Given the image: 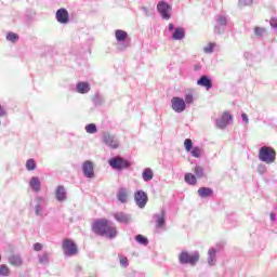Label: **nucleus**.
<instances>
[{"instance_id": "17", "label": "nucleus", "mask_w": 277, "mask_h": 277, "mask_svg": "<svg viewBox=\"0 0 277 277\" xmlns=\"http://www.w3.org/2000/svg\"><path fill=\"white\" fill-rule=\"evenodd\" d=\"M153 217L156 228H163V226H166V210H161L160 212L154 214Z\"/></svg>"}, {"instance_id": "40", "label": "nucleus", "mask_w": 277, "mask_h": 277, "mask_svg": "<svg viewBox=\"0 0 277 277\" xmlns=\"http://www.w3.org/2000/svg\"><path fill=\"white\" fill-rule=\"evenodd\" d=\"M213 49H215V43H209L206 48H203L205 53H213Z\"/></svg>"}, {"instance_id": "11", "label": "nucleus", "mask_w": 277, "mask_h": 277, "mask_svg": "<svg viewBox=\"0 0 277 277\" xmlns=\"http://www.w3.org/2000/svg\"><path fill=\"white\" fill-rule=\"evenodd\" d=\"M54 198L56 202H66L68 200V193L64 185H58L54 189Z\"/></svg>"}, {"instance_id": "25", "label": "nucleus", "mask_w": 277, "mask_h": 277, "mask_svg": "<svg viewBox=\"0 0 277 277\" xmlns=\"http://www.w3.org/2000/svg\"><path fill=\"white\" fill-rule=\"evenodd\" d=\"M142 176H143V181L145 183H148L153 181V179H155V173L153 172V169L146 168L143 170Z\"/></svg>"}, {"instance_id": "42", "label": "nucleus", "mask_w": 277, "mask_h": 277, "mask_svg": "<svg viewBox=\"0 0 277 277\" xmlns=\"http://www.w3.org/2000/svg\"><path fill=\"white\" fill-rule=\"evenodd\" d=\"M241 118L245 124H248L250 122V119L248 118V115L246 113L241 114Z\"/></svg>"}, {"instance_id": "12", "label": "nucleus", "mask_w": 277, "mask_h": 277, "mask_svg": "<svg viewBox=\"0 0 277 277\" xmlns=\"http://www.w3.org/2000/svg\"><path fill=\"white\" fill-rule=\"evenodd\" d=\"M134 200L138 209H144L148 202V195L144 190H137L134 193Z\"/></svg>"}, {"instance_id": "29", "label": "nucleus", "mask_w": 277, "mask_h": 277, "mask_svg": "<svg viewBox=\"0 0 277 277\" xmlns=\"http://www.w3.org/2000/svg\"><path fill=\"white\" fill-rule=\"evenodd\" d=\"M193 172L196 176V179H205L206 174H205V168L200 167V166H196L193 169Z\"/></svg>"}, {"instance_id": "20", "label": "nucleus", "mask_w": 277, "mask_h": 277, "mask_svg": "<svg viewBox=\"0 0 277 277\" xmlns=\"http://www.w3.org/2000/svg\"><path fill=\"white\" fill-rule=\"evenodd\" d=\"M114 217L120 224H129V222H131V215H129L124 212H116L114 214Z\"/></svg>"}, {"instance_id": "6", "label": "nucleus", "mask_w": 277, "mask_h": 277, "mask_svg": "<svg viewBox=\"0 0 277 277\" xmlns=\"http://www.w3.org/2000/svg\"><path fill=\"white\" fill-rule=\"evenodd\" d=\"M108 164L110 166V168H113V170H124V169L129 168V166H131L129 163V161H127L126 159H123L120 156L110 158L108 160Z\"/></svg>"}, {"instance_id": "22", "label": "nucleus", "mask_w": 277, "mask_h": 277, "mask_svg": "<svg viewBox=\"0 0 277 277\" xmlns=\"http://www.w3.org/2000/svg\"><path fill=\"white\" fill-rule=\"evenodd\" d=\"M38 261L41 265H49V263H51V253H49L48 251L39 253Z\"/></svg>"}, {"instance_id": "3", "label": "nucleus", "mask_w": 277, "mask_h": 277, "mask_svg": "<svg viewBox=\"0 0 277 277\" xmlns=\"http://www.w3.org/2000/svg\"><path fill=\"white\" fill-rule=\"evenodd\" d=\"M259 159L268 166L276 161V150L271 146H262L259 150Z\"/></svg>"}, {"instance_id": "36", "label": "nucleus", "mask_w": 277, "mask_h": 277, "mask_svg": "<svg viewBox=\"0 0 277 277\" xmlns=\"http://www.w3.org/2000/svg\"><path fill=\"white\" fill-rule=\"evenodd\" d=\"M185 105H194V95L192 93H187L184 97Z\"/></svg>"}, {"instance_id": "34", "label": "nucleus", "mask_w": 277, "mask_h": 277, "mask_svg": "<svg viewBox=\"0 0 277 277\" xmlns=\"http://www.w3.org/2000/svg\"><path fill=\"white\" fill-rule=\"evenodd\" d=\"M0 276H10V267L8 265H0Z\"/></svg>"}, {"instance_id": "47", "label": "nucleus", "mask_w": 277, "mask_h": 277, "mask_svg": "<svg viewBox=\"0 0 277 277\" xmlns=\"http://www.w3.org/2000/svg\"><path fill=\"white\" fill-rule=\"evenodd\" d=\"M271 220H272V222H276V214L272 213L271 214Z\"/></svg>"}, {"instance_id": "37", "label": "nucleus", "mask_w": 277, "mask_h": 277, "mask_svg": "<svg viewBox=\"0 0 277 277\" xmlns=\"http://www.w3.org/2000/svg\"><path fill=\"white\" fill-rule=\"evenodd\" d=\"M119 263L121 265V267H129V259H127V256L124 255H119Z\"/></svg>"}, {"instance_id": "46", "label": "nucleus", "mask_w": 277, "mask_h": 277, "mask_svg": "<svg viewBox=\"0 0 277 277\" xmlns=\"http://www.w3.org/2000/svg\"><path fill=\"white\" fill-rule=\"evenodd\" d=\"M220 25H226V17H219Z\"/></svg>"}, {"instance_id": "9", "label": "nucleus", "mask_w": 277, "mask_h": 277, "mask_svg": "<svg viewBox=\"0 0 277 277\" xmlns=\"http://www.w3.org/2000/svg\"><path fill=\"white\" fill-rule=\"evenodd\" d=\"M232 122L233 115H230V113L228 111H225L219 119H216L215 126L217 127V129H226Z\"/></svg>"}, {"instance_id": "18", "label": "nucleus", "mask_w": 277, "mask_h": 277, "mask_svg": "<svg viewBox=\"0 0 277 277\" xmlns=\"http://www.w3.org/2000/svg\"><path fill=\"white\" fill-rule=\"evenodd\" d=\"M28 185L35 194H38L42 189V182L40 181V177L38 176H32L30 177Z\"/></svg>"}, {"instance_id": "19", "label": "nucleus", "mask_w": 277, "mask_h": 277, "mask_svg": "<svg viewBox=\"0 0 277 277\" xmlns=\"http://www.w3.org/2000/svg\"><path fill=\"white\" fill-rule=\"evenodd\" d=\"M117 200H119L121 205H127V202H129V189L124 187L119 188Z\"/></svg>"}, {"instance_id": "10", "label": "nucleus", "mask_w": 277, "mask_h": 277, "mask_svg": "<svg viewBox=\"0 0 277 277\" xmlns=\"http://www.w3.org/2000/svg\"><path fill=\"white\" fill-rule=\"evenodd\" d=\"M102 140L104 144L108 146V148L116 149L120 147V142L118 138L109 133H104Z\"/></svg>"}, {"instance_id": "16", "label": "nucleus", "mask_w": 277, "mask_h": 277, "mask_svg": "<svg viewBox=\"0 0 277 277\" xmlns=\"http://www.w3.org/2000/svg\"><path fill=\"white\" fill-rule=\"evenodd\" d=\"M207 262L209 267H215V265H217V249L210 248L208 250Z\"/></svg>"}, {"instance_id": "48", "label": "nucleus", "mask_w": 277, "mask_h": 277, "mask_svg": "<svg viewBox=\"0 0 277 277\" xmlns=\"http://www.w3.org/2000/svg\"><path fill=\"white\" fill-rule=\"evenodd\" d=\"M169 31H172V29H174V25L173 24H169Z\"/></svg>"}, {"instance_id": "26", "label": "nucleus", "mask_w": 277, "mask_h": 277, "mask_svg": "<svg viewBox=\"0 0 277 277\" xmlns=\"http://www.w3.org/2000/svg\"><path fill=\"white\" fill-rule=\"evenodd\" d=\"M198 196H200V198H210V196H213V189L209 187H200L198 189Z\"/></svg>"}, {"instance_id": "39", "label": "nucleus", "mask_w": 277, "mask_h": 277, "mask_svg": "<svg viewBox=\"0 0 277 277\" xmlns=\"http://www.w3.org/2000/svg\"><path fill=\"white\" fill-rule=\"evenodd\" d=\"M44 246L40 242H36L32 245V249L35 250V252H42Z\"/></svg>"}, {"instance_id": "21", "label": "nucleus", "mask_w": 277, "mask_h": 277, "mask_svg": "<svg viewBox=\"0 0 277 277\" xmlns=\"http://www.w3.org/2000/svg\"><path fill=\"white\" fill-rule=\"evenodd\" d=\"M8 262L13 267H21L23 265V256L21 254H12L8 258Z\"/></svg>"}, {"instance_id": "35", "label": "nucleus", "mask_w": 277, "mask_h": 277, "mask_svg": "<svg viewBox=\"0 0 277 277\" xmlns=\"http://www.w3.org/2000/svg\"><path fill=\"white\" fill-rule=\"evenodd\" d=\"M6 40H9V42H18V35H16V32H9Z\"/></svg>"}, {"instance_id": "14", "label": "nucleus", "mask_w": 277, "mask_h": 277, "mask_svg": "<svg viewBox=\"0 0 277 277\" xmlns=\"http://www.w3.org/2000/svg\"><path fill=\"white\" fill-rule=\"evenodd\" d=\"M56 21L62 25H66L70 21V15L68 14V10L58 9L56 11Z\"/></svg>"}, {"instance_id": "33", "label": "nucleus", "mask_w": 277, "mask_h": 277, "mask_svg": "<svg viewBox=\"0 0 277 277\" xmlns=\"http://www.w3.org/2000/svg\"><path fill=\"white\" fill-rule=\"evenodd\" d=\"M137 243H141V246H148V238L142 236V235H137L135 237Z\"/></svg>"}, {"instance_id": "30", "label": "nucleus", "mask_w": 277, "mask_h": 277, "mask_svg": "<svg viewBox=\"0 0 277 277\" xmlns=\"http://www.w3.org/2000/svg\"><path fill=\"white\" fill-rule=\"evenodd\" d=\"M172 38L173 40H183V38H185V30H183V28H176Z\"/></svg>"}, {"instance_id": "15", "label": "nucleus", "mask_w": 277, "mask_h": 277, "mask_svg": "<svg viewBox=\"0 0 277 277\" xmlns=\"http://www.w3.org/2000/svg\"><path fill=\"white\" fill-rule=\"evenodd\" d=\"M157 10L159 14L162 16V18H166V21H170V5L166 2H159L157 5Z\"/></svg>"}, {"instance_id": "41", "label": "nucleus", "mask_w": 277, "mask_h": 277, "mask_svg": "<svg viewBox=\"0 0 277 277\" xmlns=\"http://www.w3.org/2000/svg\"><path fill=\"white\" fill-rule=\"evenodd\" d=\"M267 172V167L265 164H259L258 166V173L259 174H265Z\"/></svg>"}, {"instance_id": "13", "label": "nucleus", "mask_w": 277, "mask_h": 277, "mask_svg": "<svg viewBox=\"0 0 277 277\" xmlns=\"http://www.w3.org/2000/svg\"><path fill=\"white\" fill-rule=\"evenodd\" d=\"M35 213L42 217L44 215V198L37 196L35 198Z\"/></svg>"}, {"instance_id": "5", "label": "nucleus", "mask_w": 277, "mask_h": 277, "mask_svg": "<svg viewBox=\"0 0 277 277\" xmlns=\"http://www.w3.org/2000/svg\"><path fill=\"white\" fill-rule=\"evenodd\" d=\"M63 253L65 256H76L79 253L77 245L71 239H65L63 241Z\"/></svg>"}, {"instance_id": "44", "label": "nucleus", "mask_w": 277, "mask_h": 277, "mask_svg": "<svg viewBox=\"0 0 277 277\" xmlns=\"http://www.w3.org/2000/svg\"><path fill=\"white\" fill-rule=\"evenodd\" d=\"M8 111H5V108H3V106H1L0 104V118H3V116H6Z\"/></svg>"}, {"instance_id": "50", "label": "nucleus", "mask_w": 277, "mask_h": 277, "mask_svg": "<svg viewBox=\"0 0 277 277\" xmlns=\"http://www.w3.org/2000/svg\"><path fill=\"white\" fill-rule=\"evenodd\" d=\"M0 126H1V121H0Z\"/></svg>"}, {"instance_id": "49", "label": "nucleus", "mask_w": 277, "mask_h": 277, "mask_svg": "<svg viewBox=\"0 0 277 277\" xmlns=\"http://www.w3.org/2000/svg\"><path fill=\"white\" fill-rule=\"evenodd\" d=\"M0 261H1V254H0Z\"/></svg>"}, {"instance_id": "31", "label": "nucleus", "mask_w": 277, "mask_h": 277, "mask_svg": "<svg viewBox=\"0 0 277 277\" xmlns=\"http://www.w3.org/2000/svg\"><path fill=\"white\" fill-rule=\"evenodd\" d=\"M84 130L91 135H94V133H98V128H96V124L94 123L87 124Z\"/></svg>"}, {"instance_id": "38", "label": "nucleus", "mask_w": 277, "mask_h": 277, "mask_svg": "<svg viewBox=\"0 0 277 277\" xmlns=\"http://www.w3.org/2000/svg\"><path fill=\"white\" fill-rule=\"evenodd\" d=\"M265 28H263V27H259V26H256L255 28H254V35L255 36H258V37H261V36H263V34H265Z\"/></svg>"}, {"instance_id": "45", "label": "nucleus", "mask_w": 277, "mask_h": 277, "mask_svg": "<svg viewBox=\"0 0 277 277\" xmlns=\"http://www.w3.org/2000/svg\"><path fill=\"white\" fill-rule=\"evenodd\" d=\"M240 5H250L252 0H239Z\"/></svg>"}, {"instance_id": "8", "label": "nucleus", "mask_w": 277, "mask_h": 277, "mask_svg": "<svg viewBox=\"0 0 277 277\" xmlns=\"http://www.w3.org/2000/svg\"><path fill=\"white\" fill-rule=\"evenodd\" d=\"M81 170L85 179H94L96 176L94 173V162L92 160L82 162Z\"/></svg>"}, {"instance_id": "1", "label": "nucleus", "mask_w": 277, "mask_h": 277, "mask_svg": "<svg viewBox=\"0 0 277 277\" xmlns=\"http://www.w3.org/2000/svg\"><path fill=\"white\" fill-rule=\"evenodd\" d=\"M93 232L101 237H107V239H114L118 236V229L114 224L109 223L106 219L97 220L92 225Z\"/></svg>"}, {"instance_id": "43", "label": "nucleus", "mask_w": 277, "mask_h": 277, "mask_svg": "<svg viewBox=\"0 0 277 277\" xmlns=\"http://www.w3.org/2000/svg\"><path fill=\"white\" fill-rule=\"evenodd\" d=\"M271 27H274L275 29H277V17L271 18Z\"/></svg>"}, {"instance_id": "4", "label": "nucleus", "mask_w": 277, "mask_h": 277, "mask_svg": "<svg viewBox=\"0 0 277 277\" xmlns=\"http://www.w3.org/2000/svg\"><path fill=\"white\" fill-rule=\"evenodd\" d=\"M184 148L186 153H189L195 159H200V157H202V148L194 146L192 138H186L184 141Z\"/></svg>"}, {"instance_id": "2", "label": "nucleus", "mask_w": 277, "mask_h": 277, "mask_svg": "<svg viewBox=\"0 0 277 277\" xmlns=\"http://www.w3.org/2000/svg\"><path fill=\"white\" fill-rule=\"evenodd\" d=\"M200 261V252L198 251H182L179 254V262L181 265H192L193 267Z\"/></svg>"}, {"instance_id": "24", "label": "nucleus", "mask_w": 277, "mask_h": 277, "mask_svg": "<svg viewBox=\"0 0 277 277\" xmlns=\"http://www.w3.org/2000/svg\"><path fill=\"white\" fill-rule=\"evenodd\" d=\"M76 91L78 92V94H88V92H90V83L78 82L76 85Z\"/></svg>"}, {"instance_id": "27", "label": "nucleus", "mask_w": 277, "mask_h": 277, "mask_svg": "<svg viewBox=\"0 0 277 277\" xmlns=\"http://www.w3.org/2000/svg\"><path fill=\"white\" fill-rule=\"evenodd\" d=\"M115 38H116L117 42H124V40H127V38H129V34H127V31H124L122 29H118L115 32Z\"/></svg>"}, {"instance_id": "23", "label": "nucleus", "mask_w": 277, "mask_h": 277, "mask_svg": "<svg viewBox=\"0 0 277 277\" xmlns=\"http://www.w3.org/2000/svg\"><path fill=\"white\" fill-rule=\"evenodd\" d=\"M197 85H201L202 88H205L207 90H211V88H213V83H211V79H209V77H207V76H202L197 81Z\"/></svg>"}, {"instance_id": "28", "label": "nucleus", "mask_w": 277, "mask_h": 277, "mask_svg": "<svg viewBox=\"0 0 277 277\" xmlns=\"http://www.w3.org/2000/svg\"><path fill=\"white\" fill-rule=\"evenodd\" d=\"M184 181L185 183H187L188 185H197L198 183V177H196V175L194 173H186L184 175Z\"/></svg>"}, {"instance_id": "7", "label": "nucleus", "mask_w": 277, "mask_h": 277, "mask_svg": "<svg viewBox=\"0 0 277 277\" xmlns=\"http://www.w3.org/2000/svg\"><path fill=\"white\" fill-rule=\"evenodd\" d=\"M171 108L175 114H183L185 109H187V104H185V100L180 96H174L171 98Z\"/></svg>"}, {"instance_id": "32", "label": "nucleus", "mask_w": 277, "mask_h": 277, "mask_svg": "<svg viewBox=\"0 0 277 277\" xmlns=\"http://www.w3.org/2000/svg\"><path fill=\"white\" fill-rule=\"evenodd\" d=\"M26 170H28V172H34V170H36V160L34 159H28L26 161Z\"/></svg>"}]
</instances>
